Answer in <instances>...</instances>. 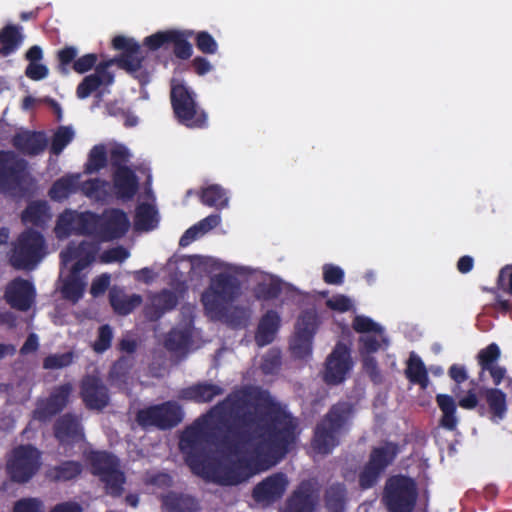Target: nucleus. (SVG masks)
I'll return each instance as SVG.
<instances>
[{
    "instance_id": "nucleus-1",
    "label": "nucleus",
    "mask_w": 512,
    "mask_h": 512,
    "mask_svg": "<svg viewBox=\"0 0 512 512\" xmlns=\"http://www.w3.org/2000/svg\"><path fill=\"white\" fill-rule=\"evenodd\" d=\"M211 415L234 436L224 435L219 440L224 450L239 455L245 448H252L251 457H239L226 464L210 458L197 475L222 486L238 485L259 468L279 463L297 441V419L268 391L242 388L232 392L211 409Z\"/></svg>"
},
{
    "instance_id": "nucleus-2",
    "label": "nucleus",
    "mask_w": 512,
    "mask_h": 512,
    "mask_svg": "<svg viewBox=\"0 0 512 512\" xmlns=\"http://www.w3.org/2000/svg\"><path fill=\"white\" fill-rule=\"evenodd\" d=\"M354 405L348 401L333 404L317 423L312 438V448L319 454H330L340 443V436L349 428Z\"/></svg>"
},
{
    "instance_id": "nucleus-3",
    "label": "nucleus",
    "mask_w": 512,
    "mask_h": 512,
    "mask_svg": "<svg viewBox=\"0 0 512 512\" xmlns=\"http://www.w3.org/2000/svg\"><path fill=\"white\" fill-rule=\"evenodd\" d=\"M206 418L214 420L215 425L212 427L213 429L224 427L217 423L216 418L211 415L210 411L208 415L203 416V420L198 419L191 426L187 427L179 441V448L184 454L185 462L195 475L203 472V467H207L208 461L211 458V451L205 432V426L207 424Z\"/></svg>"
},
{
    "instance_id": "nucleus-4",
    "label": "nucleus",
    "mask_w": 512,
    "mask_h": 512,
    "mask_svg": "<svg viewBox=\"0 0 512 512\" xmlns=\"http://www.w3.org/2000/svg\"><path fill=\"white\" fill-rule=\"evenodd\" d=\"M240 294L239 279L232 274L222 272L211 278L209 287L201 295V302L211 318L220 320L227 316L229 306Z\"/></svg>"
},
{
    "instance_id": "nucleus-5",
    "label": "nucleus",
    "mask_w": 512,
    "mask_h": 512,
    "mask_svg": "<svg viewBox=\"0 0 512 512\" xmlns=\"http://www.w3.org/2000/svg\"><path fill=\"white\" fill-rule=\"evenodd\" d=\"M170 102L179 124L189 129L207 128V112L197 103L195 92L183 82L171 81Z\"/></svg>"
},
{
    "instance_id": "nucleus-6",
    "label": "nucleus",
    "mask_w": 512,
    "mask_h": 512,
    "mask_svg": "<svg viewBox=\"0 0 512 512\" xmlns=\"http://www.w3.org/2000/svg\"><path fill=\"white\" fill-rule=\"evenodd\" d=\"M418 499L416 481L406 475L388 477L382 493V502L388 512H413Z\"/></svg>"
},
{
    "instance_id": "nucleus-7",
    "label": "nucleus",
    "mask_w": 512,
    "mask_h": 512,
    "mask_svg": "<svg viewBox=\"0 0 512 512\" xmlns=\"http://www.w3.org/2000/svg\"><path fill=\"white\" fill-rule=\"evenodd\" d=\"M86 459L91 473L104 483L106 493L112 497L121 496L126 477L118 457L106 451H91Z\"/></svg>"
},
{
    "instance_id": "nucleus-8",
    "label": "nucleus",
    "mask_w": 512,
    "mask_h": 512,
    "mask_svg": "<svg viewBox=\"0 0 512 512\" xmlns=\"http://www.w3.org/2000/svg\"><path fill=\"white\" fill-rule=\"evenodd\" d=\"M184 419L182 406L174 400L150 405L136 412L135 420L143 429L156 428L161 431L177 427Z\"/></svg>"
},
{
    "instance_id": "nucleus-9",
    "label": "nucleus",
    "mask_w": 512,
    "mask_h": 512,
    "mask_svg": "<svg viewBox=\"0 0 512 512\" xmlns=\"http://www.w3.org/2000/svg\"><path fill=\"white\" fill-rule=\"evenodd\" d=\"M44 248L43 235L34 229H27L19 235L9 262L17 270H32L42 259Z\"/></svg>"
},
{
    "instance_id": "nucleus-10",
    "label": "nucleus",
    "mask_w": 512,
    "mask_h": 512,
    "mask_svg": "<svg viewBox=\"0 0 512 512\" xmlns=\"http://www.w3.org/2000/svg\"><path fill=\"white\" fill-rule=\"evenodd\" d=\"M41 466V453L31 444L18 445L7 458L6 470L13 482L27 483Z\"/></svg>"
},
{
    "instance_id": "nucleus-11",
    "label": "nucleus",
    "mask_w": 512,
    "mask_h": 512,
    "mask_svg": "<svg viewBox=\"0 0 512 512\" xmlns=\"http://www.w3.org/2000/svg\"><path fill=\"white\" fill-rule=\"evenodd\" d=\"M129 228V218L122 209L108 208L101 214L92 212L90 235L102 242L118 240L124 237Z\"/></svg>"
},
{
    "instance_id": "nucleus-12",
    "label": "nucleus",
    "mask_w": 512,
    "mask_h": 512,
    "mask_svg": "<svg viewBox=\"0 0 512 512\" xmlns=\"http://www.w3.org/2000/svg\"><path fill=\"white\" fill-rule=\"evenodd\" d=\"M397 453V446L393 443H386L383 446L374 447L369 454L368 461L359 472V487L362 490L373 488L378 483L387 467L393 463Z\"/></svg>"
},
{
    "instance_id": "nucleus-13",
    "label": "nucleus",
    "mask_w": 512,
    "mask_h": 512,
    "mask_svg": "<svg viewBox=\"0 0 512 512\" xmlns=\"http://www.w3.org/2000/svg\"><path fill=\"white\" fill-rule=\"evenodd\" d=\"M112 46L121 51L120 56L115 59L120 68L137 78L141 84L149 82V73L142 67L144 56L138 42L133 38L117 35L112 40Z\"/></svg>"
},
{
    "instance_id": "nucleus-14",
    "label": "nucleus",
    "mask_w": 512,
    "mask_h": 512,
    "mask_svg": "<svg viewBox=\"0 0 512 512\" xmlns=\"http://www.w3.org/2000/svg\"><path fill=\"white\" fill-rule=\"evenodd\" d=\"M193 35L190 30H164L158 31L144 39L143 44L151 51H156L160 48L168 49L170 46L173 48V54L176 58L181 60H188L193 54L192 44L189 38Z\"/></svg>"
},
{
    "instance_id": "nucleus-15",
    "label": "nucleus",
    "mask_w": 512,
    "mask_h": 512,
    "mask_svg": "<svg viewBox=\"0 0 512 512\" xmlns=\"http://www.w3.org/2000/svg\"><path fill=\"white\" fill-rule=\"evenodd\" d=\"M27 162L13 151H0V189L14 191L21 187L26 177Z\"/></svg>"
},
{
    "instance_id": "nucleus-16",
    "label": "nucleus",
    "mask_w": 512,
    "mask_h": 512,
    "mask_svg": "<svg viewBox=\"0 0 512 512\" xmlns=\"http://www.w3.org/2000/svg\"><path fill=\"white\" fill-rule=\"evenodd\" d=\"M353 367L350 348L338 342L326 359L323 379L328 385H339Z\"/></svg>"
},
{
    "instance_id": "nucleus-17",
    "label": "nucleus",
    "mask_w": 512,
    "mask_h": 512,
    "mask_svg": "<svg viewBox=\"0 0 512 512\" xmlns=\"http://www.w3.org/2000/svg\"><path fill=\"white\" fill-rule=\"evenodd\" d=\"M91 223L92 212L65 209L57 218L54 232L58 239H66L72 234L90 235Z\"/></svg>"
},
{
    "instance_id": "nucleus-18",
    "label": "nucleus",
    "mask_w": 512,
    "mask_h": 512,
    "mask_svg": "<svg viewBox=\"0 0 512 512\" xmlns=\"http://www.w3.org/2000/svg\"><path fill=\"white\" fill-rule=\"evenodd\" d=\"M319 505V489L310 480L301 481L285 501L280 512H315Z\"/></svg>"
},
{
    "instance_id": "nucleus-19",
    "label": "nucleus",
    "mask_w": 512,
    "mask_h": 512,
    "mask_svg": "<svg viewBox=\"0 0 512 512\" xmlns=\"http://www.w3.org/2000/svg\"><path fill=\"white\" fill-rule=\"evenodd\" d=\"M80 397L88 410L102 411L110 403L107 385L97 375H86L80 382Z\"/></svg>"
},
{
    "instance_id": "nucleus-20",
    "label": "nucleus",
    "mask_w": 512,
    "mask_h": 512,
    "mask_svg": "<svg viewBox=\"0 0 512 512\" xmlns=\"http://www.w3.org/2000/svg\"><path fill=\"white\" fill-rule=\"evenodd\" d=\"M289 481L282 472L274 473L259 482L252 491V497L257 503L270 505L282 498Z\"/></svg>"
},
{
    "instance_id": "nucleus-21",
    "label": "nucleus",
    "mask_w": 512,
    "mask_h": 512,
    "mask_svg": "<svg viewBox=\"0 0 512 512\" xmlns=\"http://www.w3.org/2000/svg\"><path fill=\"white\" fill-rule=\"evenodd\" d=\"M4 299L12 308L28 311L35 299V288L30 281L17 277L7 284Z\"/></svg>"
},
{
    "instance_id": "nucleus-22",
    "label": "nucleus",
    "mask_w": 512,
    "mask_h": 512,
    "mask_svg": "<svg viewBox=\"0 0 512 512\" xmlns=\"http://www.w3.org/2000/svg\"><path fill=\"white\" fill-rule=\"evenodd\" d=\"M112 61H103L96 66L93 74L86 76L77 86L76 95L79 99L89 97L102 85L112 84L114 77L109 71Z\"/></svg>"
},
{
    "instance_id": "nucleus-23",
    "label": "nucleus",
    "mask_w": 512,
    "mask_h": 512,
    "mask_svg": "<svg viewBox=\"0 0 512 512\" xmlns=\"http://www.w3.org/2000/svg\"><path fill=\"white\" fill-rule=\"evenodd\" d=\"M112 182L115 195L121 200H132L139 190V179L130 167L114 169Z\"/></svg>"
},
{
    "instance_id": "nucleus-24",
    "label": "nucleus",
    "mask_w": 512,
    "mask_h": 512,
    "mask_svg": "<svg viewBox=\"0 0 512 512\" xmlns=\"http://www.w3.org/2000/svg\"><path fill=\"white\" fill-rule=\"evenodd\" d=\"M12 145L23 155L38 156L46 149L48 140L44 132L26 130L13 136Z\"/></svg>"
},
{
    "instance_id": "nucleus-25",
    "label": "nucleus",
    "mask_w": 512,
    "mask_h": 512,
    "mask_svg": "<svg viewBox=\"0 0 512 512\" xmlns=\"http://www.w3.org/2000/svg\"><path fill=\"white\" fill-rule=\"evenodd\" d=\"M73 386L70 382L61 384L53 388L49 397L38 408L40 419H48L59 414L69 403Z\"/></svg>"
},
{
    "instance_id": "nucleus-26",
    "label": "nucleus",
    "mask_w": 512,
    "mask_h": 512,
    "mask_svg": "<svg viewBox=\"0 0 512 512\" xmlns=\"http://www.w3.org/2000/svg\"><path fill=\"white\" fill-rule=\"evenodd\" d=\"M54 436L60 444H74L84 438L80 420L77 416L66 413L54 423Z\"/></svg>"
},
{
    "instance_id": "nucleus-27",
    "label": "nucleus",
    "mask_w": 512,
    "mask_h": 512,
    "mask_svg": "<svg viewBox=\"0 0 512 512\" xmlns=\"http://www.w3.org/2000/svg\"><path fill=\"white\" fill-rule=\"evenodd\" d=\"M177 305V294L170 289H162L151 296L150 303L144 308V315L149 321L156 322Z\"/></svg>"
},
{
    "instance_id": "nucleus-28",
    "label": "nucleus",
    "mask_w": 512,
    "mask_h": 512,
    "mask_svg": "<svg viewBox=\"0 0 512 512\" xmlns=\"http://www.w3.org/2000/svg\"><path fill=\"white\" fill-rule=\"evenodd\" d=\"M223 393L224 389L221 386L204 381L182 389L180 397L195 403H207Z\"/></svg>"
},
{
    "instance_id": "nucleus-29",
    "label": "nucleus",
    "mask_w": 512,
    "mask_h": 512,
    "mask_svg": "<svg viewBox=\"0 0 512 512\" xmlns=\"http://www.w3.org/2000/svg\"><path fill=\"white\" fill-rule=\"evenodd\" d=\"M281 318L274 310L267 311L260 319L255 340L258 346H266L273 342L280 328Z\"/></svg>"
},
{
    "instance_id": "nucleus-30",
    "label": "nucleus",
    "mask_w": 512,
    "mask_h": 512,
    "mask_svg": "<svg viewBox=\"0 0 512 512\" xmlns=\"http://www.w3.org/2000/svg\"><path fill=\"white\" fill-rule=\"evenodd\" d=\"M487 403V415L494 423H499L507 414V396L498 388H487L484 393Z\"/></svg>"
},
{
    "instance_id": "nucleus-31",
    "label": "nucleus",
    "mask_w": 512,
    "mask_h": 512,
    "mask_svg": "<svg viewBox=\"0 0 512 512\" xmlns=\"http://www.w3.org/2000/svg\"><path fill=\"white\" fill-rule=\"evenodd\" d=\"M162 506L166 512H197L198 500L188 494L169 492L162 497Z\"/></svg>"
},
{
    "instance_id": "nucleus-32",
    "label": "nucleus",
    "mask_w": 512,
    "mask_h": 512,
    "mask_svg": "<svg viewBox=\"0 0 512 512\" xmlns=\"http://www.w3.org/2000/svg\"><path fill=\"white\" fill-rule=\"evenodd\" d=\"M435 400L442 412L439 426L447 431L456 430L459 419L457 417V404L454 398L448 394H437Z\"/></svg>"
},
{
    "instance_id": "nucleus-33",
    "label": "nucleus",
    "mask_w": 512,
    "mask_h": 512,
    "mask_svg": "<svg viewBox=\"0 0 512 512\" xmlns=\"http://www.w3.org/2000/svg\"><path fill=\"white\" fill-rule=\"evenodd\" d=\"M80 174H68L57 179L48 191L51 200L61 202L80 190Z\"/></svg>"
},
{
    "instance_id": "nucleus-34",
    "label": "nucleus",
    "mask_w": 512,
    "mask_h": 512,
    "mask_svg": "<svg viewBox=\"0 0 512 512\" xmlns=\"http://www.w3.org/2000/svg\"><path fill=\"white\" fill-rule=\"evenodd\" d=\"M143 299L139 294L126 295L122 290L113 288L109 292V302L119 315H128L141 305Z\"/></svg>"
},
{
    "instance_id": "nucleus-35",
    "label": "nucleus",
    "mask_w": 512,
    "mask_h": 512,
    "mask_svg": "<svg viewBox=\"0 0 512 512\" xmlns=\"http://www.w3.org/2000/svg\"><path fill=\"white\" fill-rule=\"evenodd\" d=\"M21 28L17 25L8 24L0 30V55L7 57L15 53L23 41Z\"/></svg>"
},
{
    "instance_id": "nucleus-36",
    "label": "nucleus",
    "mask_w": 512,
    "mask_h": 512,
    "mask_svg": "<svg viewBox=\"0 0 512 512\" xmlns=\"http://www.w3.org/2000/svg\"><path fill=\"white\" fill-rule=\"evenodd\" d=\"M133 367V358L122 356L111 367L108 380L111 386L118 389H125L128 385L131 369Z\"/></svg>"
},
{
    "instance_id": "nucleus-37",
    "label": "nucleus",
    "mask_w": 512,
    "mask_h": 512,
    "mask_svg": "<svg viewBox=\"0 0 512 512\" xmlns=\"http://www.w3.org/2000/svg\"><path fill=\"white\" fill-rule=\"evenodd\" d=\"M347 501V489L343 483L329 485L324 493V504L328 512H344Z\"/></svg>"
},
{
    "instance_id": "nucleus-38",
    "label": "nucleus",
    "mask_w": 512,
    "mask_h": 512,
    "mask_svg": "<svg viewBox=\"0 0 512 512\" xmlns=\"http://www.w3.org/2000/svg\"><path fill=\"white\" fill-rule=\"evenodd\" d=\"M405 377L411 384H417L422 389H426L429 385L428 371L422 359L412 353L407 361L405 369Z\"/></svg>"
},
{
    "instance_id": "nucleus-39",
    "label": "nucleus",
    "mask_w": 512,
    "mask_h": 512,
    "mask_svg": "<svg viewBox=\"0 0 512 512\" xmlns=\"http://www.w3.org/2000/svg\"><path fill=\"white\" fill-rule=\"evenodd\" d=\"M110 183L101 178H91L80 184V191L96 202L107 203L110 198Z\"/></svg>"
},
{
    "instance_id": "nucleus-40",
    "label": "nucleus",
    "mask_w": 512,
    "mask_h": 512,
    "mask_svg": "<svg viewBox=\"0 0 512 512\" xmlns=\"http://www.w3.org/2000/svg\"><path fill=\"white\" fill-rule=\"evenodd\" d=\"M22 221L36 227H43L50 218L49 207L44 201L30 203L22 212Z\"/></svg>"
},
{
    "instance_id": "nucleus-41",
    "label": "nucleus",
    "mask_w": 512,
    "mask_h": 512,
    "mask_svg": "<svg viewBox=\"0 0 512 512\" xmlns=\"http://www.w3.org/2000/svg\"><path fill=\"white\" fill-rule=\"evenodd\" d=\"M320 323L321 321L315 308L305 309L297 318L294 333L314 338Z\"/></svg>"
},
{
    "instance_id": "nucleus-42",
    "label": "nucleus",
    "mask_w": 512,
    "mask_h": 512,
    "mask_svg": "<svg viewBox=\"0 0 512 512\" xmlns=\"http://www.w3.org/2000/svg\"><path fill=\"white\" fill-rule=\"evenodd\" d=\"M157 211L154 206L148 203H141L137 206L134 225L137 230L149 231L156 227Z\"/></svg>"
},
{
    "instance_id": "nucleus-43",
    "label": "nucleus",
    "mask_w": 512,
    "mask_h": 512,
    "mask_svg": "<svg viewBox=\"0 0 512 512\" xmlns=\"http://www.w3.org/2000/svg\"><path fill=\"white\" fill-rule=\"evenodd\" d=\"M95 259L96 249L93 244L82 241L79 244L69 243L65 249L60 252V260L63 265H67L76 258H81L90 254Z\"/></svg>"
},
{
    "instance_id": "nucleus-44",
    "label": "nucleus",
    "mask_w": 512,
    "mask_h": 512,
    "mask_svg": "<svg viewBox=\"0 0 512 512\" xmlns=\"http://www.w3.org/2000/svg\"><path fill=\"white\" fill-rule=\"evenodd\" d=\"M200 200L208 207L223 208L228 204L225 190L217 184L209 185L201 190Z\"/></svg>"
},
{
    "instance_id": "nucleus-45",
    "label": "nucleus",
    "mask_w": 512,
    "mask_h": 512,
    "mask_svg": "<svg viewBox=\"0 0 512 512\" xmlns=\"http://www.w3.org/2000/svg\"><path fill=\"white\" fill-rule=\"evenodd\" d=\"M85 281L80 276L68 275L64 280L61 293L64 299L77 303L84 294Z\"/></svg>"
},
{
    "instance_id": "nucleus-46",
    "label": "nucleus",
    "mask_w": 512,
    "mask_h": 512,
    "mask_svg": "<svg viewBox=\"0 0 512 512\" xmlns=\"http://www.w3.org/2000/svg\"><path fill=\"white\" fill-rule=\"evenodd\" d=\"M83 466L79 461L67 460L54 466L51 471V477L56 481H69L81 474Z\"/></svg>"
},
{
    "instance_id": "nucleus-47",
    "label": "nucleus",
    "mask_w": 512,
    "mask_h": 512,
    "mask_svg": "<svg viewBox=\"0 0 512 512\" xmlns=\"http://www.w3.org/2000/svg\"><path fill=\"white\" fill-rule=\"evenodd\" d=\"M107 165V152L104 145L99 144L93 146L88 154L87 162L84 165L85 174H93L99 172Z\"/></svg>"
},
{
    "instance_id": "nucleus-48",
    "label": "nucleus",
    "mask_w": 512,
    "mask_h": 512,
    "mask_svg": "<svg viewBox=\"0 0 512 512\" xmlns=\"http://www.w3.org/2000/svg\"><path fill=\"white\" fill-rule=\"evenodd\" d=\"M191 341L189 332L180 329H172L165 338L164 346L168 351L181 352L187 349Z\"/></svg>"
},
{
    "instance_id": "nucleus-49",
    "label": "nucleus",
    "mask_w": 512,
    "mask_h": 512,
    "mask_svg": "<svg viewBox=\"0 0 512 512\" xmlns=\"http://www.w3.org/2000/svg\"><path fill=\"white\" fill-rule=\"evenodd\" d=\"M75 133L71 126H60L52 137L50 152L53 155H60L66 146L72 142Z\"/></svg>"
},
{
    "instance_id": "nucleus-50",
    "label": "nucleus",
    "mask_w": 512,
    "mask_h": 512,
    "mask_svg": "<svg viewBox=\"0 0 512 512\" xmlns=\"http://www.w3.org/2000/svg\"><path fill=\"white\" fill-rule=\"evenodd\" d=\"M282 292L281 282L278 279H271L269 282H260L254 288V296L258 300L269 301L280 296Z\"/></svg>"
},
{
    "instance_id": "nucleus-51",
    "label": "nucleus",
    "mask_w": 512,
    "mask_h": 512,
    "mask_svg": "<svg viewBox=\"0 0 512 512\" xmlns=\"http://www.w3.org/2000/svg\"><path fill=\"white\" fill-rule=\"evenodd\" d=\"M313 339L309 336L294 333L290 342V350L293 356L298 359L309 357L312 353Z\"/></svg>"
},
{
    "instance_id": "nucleus-52",
    "label": "nucleus",
    "mask_w": 512,
    "mask_h": 512,
    "mask_svg": "<svg viewBox=\"0 0 512 512\" xmlns=\"http://www.w3.org/2000/svg\"><path fill=\"white\" fill-rule=\"evenodd\" d=\"M500 355L501 351L496 343H491L478 352L477 361L481 368L480 376L486 371V369H489L491 366L497 364Z\"/></svg>"
},
{
    "instance_id": "nucleus-53",
    "label": "nucleus",
    "mask_w": 512,
    "mask_h": 512,
    "mask_svg": "<svg viewBox=\"0 0 512 512\" xmlns=\"http://www.w3.org/2000/svg\"><path fill=\"white\" fill-rule=\"evenodd\" d=\"M282 364L281 352L276 348H271L262 358L261 371L265 375L276 374Z\"/></svg>"
},
{
    "instance_id": "nucleus-54",
    "label": "nucleus",
    "mask_w": 512,
    "mask_h": 512,
    "mask_svg": "<svg viewBox=\"0 0 512 512\" xmlns=\"http://www.w3.org/2000/svg\"><path fill=\"white\" fill-rule=\"evenodd\" d=\"M382 336V334L380 335ZM382 342L387 345V340L384 337H378L375 334H366L359 337V352L360 355L378 352L382 347Z\"/></svg>"
},
{
    "instance_id": "nucleus-55",
    "label": "nucleus",
    "mask_w": 512,
    "mask_h": 512,
    "mask_svg": "<svg viewBox=\"0 0 512 512\" xmlns=\"http://www.w3.org/2000/svg\"><path fill=\"white\" fill-rule=\"evenodd\" d=\"M78 50L74 46H65L57 52L58 70L62 74H68L70 66L77 60Z\"/></svg>"
},
{
    "instance_id": "nucleus-56",
    "label": "nucleus",
    "mask_w": 512,
    "mask_h": 512,
    "mask_svg": "<svg viewBox=\"0 0 512 512\" xmlns=\"http://www.w3.org/2000/svg\"><path fill=\"white\" fill-rule=\"evenodd\" d=\"M352 328L357 333H363L364 335L374 332L376 334H383V328L371 318L357 315L352 321Z\"/></svg>"
},
{
    "instance_id": "nucleus-57",
    "label": "nucleus",
    "mask_w": 512,
    "mask_h": 512,
    "mask_svg": "<svg viewBox=\"0 0 512 512\" xmlns=\"http://www.w3.org/2000/svg\"><path fill=\"white\" fill-rule=\"evenodd\" d=\"M195 45L203 54L213 55L218 51V43L207 31H199L195 35Z\"/></svg>"
},
{
    "instance_id": "nucleus-58",
    "label": "nucleus",
    "mask_w": 512,
    "mask_h": 512,
    "mask_svg": "<svg viewBox=\"0 0 512 512\" xmlns=\"http://www.w3.org/2000/svg\"><path fill=\"white\" fill-rule=\"evenodd\" d=\"M74 358L73 352L62 354H51L44 358L43 368L47 370L61 369L72 364Z\"/></svg>"
},
{
    "instance_id": "nucleus-59",
    "label": "nucleus",
    "mask_w": 512,
    "mask_h": 512,
    "mask_svg": "<svg viewBox=\"0 0 512 512\" xmlns=\"http://www.w3.org/2000/svg\"><path fill=\"white\" fill-rule=\"evenodd\" d=\"M113 338L112 328L108 324L101 325L98 329V336L93 344L96 353H103L111 347Z\"/></svg>"
},
{
    "instance_id": "nucleus-60",
    "label": "nucleus",
    "mask_w": 512,
    "mask_h": 512,
    "mask_svg": "<svg viewBox=\"0 0 512 512\" xmlns=\"http://www.w3.org/2000/svg\"><path fill=\"white\" fill-rule=\"evenodd\" d=\"M458 405L466 410L477 409V413L480 417H485L487 415L485 405H479L478 397L473 389H470L464 397L459 399Z\"/></svg>"
},
{
    "instance_id": "nucleus-61",
    "label": "nucleus",
    "mask_w": 512,
    "mask_h": 512,
    "mask_svg": "<svg viewBox=\"0 0 512 512\" xmlns=\"http://www.w3.org/2000/svg\"><path fill=\"white\" fill-rule=\"evenodd\" d=\"M344 271L339 266L325 264L323 266V280L329 285H341L344 282Z\"/></svg>"
},
{
    "instance_id": "nucleus-62",
    "label": "nucleus",
    "mask_w": 512,
    "mask_h": 512,
    "mask_svg": "<svg viewBox=\"0 0 512 512\" xmlns=\"http://www.w3.org/2000/svg\"><path fill=\"white\" fill-rule=\"evenodd\" d=\"M98 55L96 53H88L74 61L72 69L78 74H84L92 68L96 69L98 65Z\"/></svg>"
},
{
    "instance_id": "nucleus-63",
    "label": "nucleus",
    "mask_w": 512,
    "mask_h": 512,
    "mask_svg": "<svg viewBox=\"0 0 512 512\" xmlns=\"http://www.w3.org/2000/svg\"><path fill=\"white\" fill-rule=\"evenodd\" d=\"M129 251L123 246L107 249L100 255V261L105 264L123 262L129 257Z\"/></svg>"
},
{
    "instance_id": "nucleus-64",
    "label": "nucleus",
    "mask_w": 512,
    "mask_h": 512,
    "mask_svg": "<svg viewBox=\"0 0 512 512\" xmlns=\"http://www.w3.org/2000/svg\"><path fill=\"white\" fill-rule=\"evenodd\" d=\"M13 512H43V503L37 498H23L14 503Z\"/></svg>"
}]
</instances>
